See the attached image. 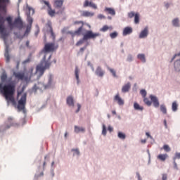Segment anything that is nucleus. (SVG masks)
<instances>
[{
    "instance_id": "f257e3e1",
    "label": "nucleus",
    "mask_w": 180,
    "mask_h": 180,
    "mask_svg": "<svg viewBox=\"0 0 180 180\" xmlns=\"http://www.w3.org/2000/svg\"><path fill=\"white\" fill-rule=\"evenodd\" d=\"M58 49V45L54 43H48L44 45V49L41 51L40 54H44V56L40 61L39 64L36 67V72L39 74V77H41L46 70H49L51 66V54L49 55L48 59L46 60L48 53H53L55 50Z\"/></svg>"
},
{
    "instance_id": "f03ea898",
    "label": "nucleus",
    "mask_w": 180,
    "mask_h": 180,
    "mask_svg": "<svg viewBox=\"0 0 180 180\" xmlns=\"http://www.w3.org/2000/svg\"><path fill=\"white\" fill-rule=\"evenodd\" d=\"M11 5V0H1V37L4 39L5 44L4 57L6 63L11 61V56H9V44H8L7 39L9 36V32L5 29L2 23L4 22V16H6L8 13V6Z\"/></svg>"
},
{
    "instance_id": "7ed1b4c3",
    "label": "nucleus",
    "mask_w": 180,
    "mask_h": 180,
    "mask_svg": "<svg viewBox=\"0 0 180 180\" xmlns=\"http://www.w3.org/2000/svg\"><path fill=\"white\" fill-rule=\"evenodd\" d=\"M15 87L16 84L13 82L5 84L3 87L4 95L6 101L11 102L13 106H16V101H15V98L13 97V95H15Z\"/></svg>"
},
{
    "instance_id": "20e7f679",
    "label": "nucleus",
    "mask_w": 180,
    "mask_h": 180,
    "mask_svg": "<svg viewBox=\"0 0 180 180\" xmlns=\"http://www.w3.org/2000/svg\"><path fill=\"white\" fill-rule=\"evenodd\" d=\"M25 15L27 16L26 20L28 25H27L24 36H27V34L30 33V30H32V25H33V15H34V8L29 6V4H27L25 8Z\"/></svg>"
},
{
    "instance_id": "39448f33",
    "label": "nucleus",
    "mask_w": 180,
    "mask_h": 180,
    "mask_svg": "<svg viewBox=\"0 0 180 180\" xmlns=\"http://www.w3.org/2000/svg\"><path fill=\"white\" fill-rule=\"evenodd\" d=\"M140 94L141 96H143V102L147 106H151V104L153 103V106L157 109L160 108V101L158 100V97L156 96H154L153 94H150L149 96V98L150 101L148 98H146L147 96V91L146 89H141L140 91Z\"/></svg>"
},
{
    "instance_id": "423d86ee",
    "label": "nucleus",
    "mask_w": 180,
    "mask_h": 180,
    "mask_svg": "<svg viewBox=\"0 0 180 180\" xmlns=\"http://www.w3.org/2000/svg\"><path fill=\"white\" fill-rule=\"evenodd\" d=\"M99 36H101V33L99 32L94 33L92 30H87L84 34L82 39L77 42L76 46H81V44H84V41L89 40V39H96Z\"/></svg>"
},
{
    "instance_id": "0eeeda50",
    "label": "nucleus",
    "mask_w": 180,
    "mask_h": 180,
    "mask_svg": "<svg viewBox=\"0 0 180 180\" xmlns=\"http://www.w3.org/2000/svg\"><path fill=\"white\" fill-rule=\"evenodd\" d=\"M27 96V94L25 93L21 96L20 99L18 101V103L17 105V109L20 112V110H22L25 113V108L26 106V98Z\"/></svg>"
},
{
    "instance_id": "6e6552de",
    "label": "nucleus",
    "mask_w": 180,
    "mask_h": 180,
    "mask_svg": "<svg viewBox=\"0 0 180 180\" xmlns=\"http://www.w3.org/2000/svg\"><path fill=\"white\" fill-rule=\"evenodd\" d=\"M13 126L16 127L18 126V124L13 117H9L5 122L4 124L1 127V129H3V130H8V129H11Z\"/></svg>"
},
{
    "instance_id": "1a4fd4ad",
    "label": "nucleus",
    "mask_w": 180,
    "mask_h": 180,
    "mask_svg": "<svg viewBox=\"0 0 180 180\" xmlns=\"http://www.w3.org/2000/svg\"><path fill=\"white\" fill-rule=\"evenodd\" d=\"M14 27H17L19 30L23 29V20H22V18H20V16L15 18L13 22V29Z\"/></svg>"
},
{
    "instance_id": "9d476101",
    "label": "nucleus",
    "mask_w": 180,
    "mask_h": 180,
    "mask_svg": "<svg viewBox=\"0 0 180 180\" xmlns=\"http://www.w3.org/2000/svg\"><path fill=\"white\" fill-rule=\"evenodd\" d=\"M148 34H150V30L148 26H146L141 30L139 34V39H147V37H148Z\"/></svg>"
},
{
    "instance_id": "9b49d317",
    "label": "nucleus",
    "mask_w": 180,
    "mask_h": 180,
    "mask_svg": "<svg viewBox=\"0 0 180 180\" xmlns=\"http://www.w3.org/2000/svg\"><path fill=\"white\" fill-rule=\"evenodd\" d=\"M94 74L96 75V77L103 78V77L105 75V70H102V67L98 66L94 71Z\"/></svg>"
},
{
    "instance_id": "f8f14e48",
    "label": "nucleus",
    "mask_w": 180,
    "mask_h": 180,
    "mask_svg": "<svg viewBox=\"0 0 180 180\" xmlns=\"http://www.w3.org/2000/svg\"><path fill=\"white\" fill-rule=\"evenodd\" d=\"M114 101L117 102L119 106H123V105H124V100H123V98H121L119 94L115 96Z\"/></svg>"
},
{
    "instance_id": "ddd939ff",
    "label": "nucleus",
    "mask_w": 180,
    "mask_h": 180,
    "mask_svg": "<svg viewBox=\"0 0 180 180\" xmlns=\"http://www.w3.org/2000/svg\"><path fill=\"white\" fill-rule=\"evenodd\" d=\"M131 88V84L129 82H128L127 84L122 86V94H127V92H129V91H130Z\"/></svg>"
},
{
    "instance_id": "4468645a",
    "label": "nucleus",
    "mask_w": 180,
    "mask_h": 180,
    "mask_svg": "<svg viewBox=\"0 0 180 180\" xmlns=\"http://www.w3.org/2000/svg\"><path fill=\"white\" fill-rule=\"evenodd\" d=\"M81 16L83 18H92L93 16H95V13L88 11H83L82 12Z\"/></svg>"
},
{
    "instance_id": "2eb2a0df",
    "label": "nucleus",
    "mask_w": 180,
    "mask_h": 180,
    "mask_svg": "<svg viewBox=\"0 0 180 180\" xmlns=\"http://www.w3.org/2000/svg\"><path fill=\"white\" fill-rule=\"evenodd\" d=\"M79 72H81V70H79V68H78V66H75V76L76 78L77 85H79V84H80L81 82V80H79Z\"/></svg>"
},
{
    "instance_id": "dca6fc26",
    "label": "nucleus",
    "mask_w": 180,
    "mask_h": 180,
    "mask_svg": "<svg viewBox=\"0 0 180 180\" xmlns=\"http://www.w3.org/2000/svg\"><path fill=\"white\" fill-rule=\"evenodd\" d=\"M131 33H133V28L131 27H126L123 30L122 36H128V34H131Z\"/></svg>"
},
{
    "instance_id": "f3484780",
    "label": "nucleus",
    "mask_w": 180,
    "mask_h": 180,
    "mask_svg": "<svg viewBox=\"0 0 180 180\" xmlns=\"http://www.w3.org/2000/svg\"><path fill=\"white\" fill-rule=\"evenodd\" d=\"M4 20H6L10 29L12 30L13 29V22H12V17L8 16V17L6 18V19L4 18V20L2 21L3 22L2 26H4Z\"/></svg>"
},
{
    "instance_id": "a211bd4d",
    "label": "nucleus",
    "mask_w": 180,
    "mask_h": 180,
    "mask_svg": "<svg viewBox=\"0 0 180 180\" xmlns=\"http://www.w3.org/2000/svg\"><path fill=\"white\" fill-rule=\"evenodd\" d=\"M81 32H82V26L79 27L76 31H69L68 32V34H71L72 37L76 36V34H81Z\"/></svg>"
},
{
    "instance_id": "6ab92c4d",
    "label": "nucleus",
    "mask_w": 180,
    "mask_h": 180,
    "mask_svg": "<svg viewBox=\"0 0 180 180\" xmlns=\"http://www.w3.org/2000/svg\"><path fill=\"white\" fill-rule=\"evenodd\" d=\"M53 75H49L48 84L46 85H44V89H48V88H50V86H51V85L53 84Z\"/></svg>"
},
{
    "instance_id": "aec40b11",
    "label": "nucleus",
    "mask_w": 180,
    "mask_h": 180,
    "mask_svg": "<svg viewBox=\"0 0 180 180\" xmlns=\"http://www.w3.org/2000/svg\"><path fill=\"white\" fill-rule=\"evenodd\" d=\"M66 103L68 106L74 108V97H72V96H68L66 98Z\"/></svg>"
},
{
    "instance_id": "412c9836",
    "label": "nucleus",
    "mask_w": 180,
    "mask_h": 180,
    "mask_svg": "<svg viewBox=\"0 0 180 180\" xmlns=\"http://www.w3.org/2000/svg\"><path fill=\"white\" fill-rule=\"evenodd\" d=\"M137 58L143 64H146V63H147V59H146V54L144 53H139L137 55Z\"/></svg>"
},
{
    "instance_id": "4be33fe9",
    "label": "nucleus",
    "mask_w": 180,
    "mask_h": 180,
    "mask_svg": "<svg viewBox=\"0 0 180 180\" xmlns=\"http://www.w3.org/2000/svg\"><path fill=\"white\" fill-rule=\"evenodd\" d=\"M173 27H180V21L179 18H175L172 20Z\"/></svg>"
},
{
    "instance_id": "5701e85b",
    "label": "nucleus",
    "mask_w": 180,
    "mask_h": 180,
    "mask_svg": "<svg viewBox=\"0 0 180 180\" xmlns=\"http://www.w3.org/2000/svg\"><path fill=\"white\" fill-rule=\"evenodd\" d=\"M13 75L17 78V79H21V81H23V78H25V73L14 72Z\"/></svg>"
},
{
    "instance_id": "b1692460",
    "label": "nucleus",
    "mask_w": 180,
    "mask_h": 180,
    "mask_svg": "<svg viewBox=\"0 0 180 180\" xmlns=\"http://www.w3.org/2000/svg\"><path fill=\"white\" fill-rule=\"evenodd\" d=\"M63 4H64V1L63 0H56L54 2V7L56 9H60L61 6H63Z\"/></svg>"
},
{
    "instance_id": "393cba45",
    "label": "nucleus",
    "mask_w": 180,
    "mask_h": 180,
    "mask_svg": "<svg viewBox=\"0 0 180 180\" xmlns=\"http://www.w3.org/2000/svg\"><path fill=\"white\" fill-rule=\"evenodd\" d=\"M174 68L175 71L179 72L180 71V58L177 59L174 63Z\"/></svg>"
},
{
    "instance_id": "a878e982",
    "label": "nucleus",
    "mask_w": 180,
    "mask_h": 180,
    "mask_svg": "<svg viewBox=\"0 0 180 180\" xmlns=\"http://www.w3.org/2000/svg\"><path fill=\"white\" fill-rule=\"evenodd\" d=\"M134 109L135 110H140L141 112H143V110H144V108L143 106H141L140 104L137 102L134 103Z\"/></svg>"
},
{
    "instance_id": "bb28decb",
    "label": "nucleus",
    "mask_w": 180,
    "mask_h": 180,
    "mask_svg": "<svg viewBox=\"0 0 180 180\" xmlns=\"http://www.w3.org/2000/svg\"><path fill=\"white\" fill-rule=\"evenodd\" d=\"M105 12H108L109 15H112V16H115L116 15V11H115V9L109 7L105 8Z\"/></svg>"
},
{
    "instance_id": "cd10ccee",
    "label": "nucleus",
    "mask_w": 180,
    "mask_h": 180,
    "mask_svg": "<svg viewBox=\"0 0 180 180\" xmlns=\"http://www.w3.org/2000/svg\"><path fill=\"white\" fill-rule=\"evenodd\" d=\"M71 152L73 153V157H79L81 155V152H79V149L78 148H72L71 149Z\"/></svg>"
},
{
    "instance_id": "c85d7f7f",
    "label": "nucleus",
    "mask_w": 180,
    "mask_h": 180,
    "mask_svg": "<svg viewBox=\"0 0 180 180\" xmlns=\"http://www.w3.org/2000/svg\"><path fill=\"white\" fill-rule=\"evenodd\" d=\"M81 131L82 133H84V131H85V128L75 125V133H79Z\"/></svg>"
},
{
    "instance_id": "c756f323",
    "label": "nucleus",
    "mask_w": 180,
    "mask_h": 180,
    "mask_svg": "<svg viewBox=\"0 0 180 180\" xmlns=\"http://www.w3.org/2000/svg\"><path fill=\"white\" fill-rule=\"evenodd\" d=\"M158 160H160V161H165L168 158V154H160L158 156Z\"/></svg>"
},
{
    "instance_id": "7c9ffc66",
    "label": "nucleus",
    "mask_w": 180,
    "mask_h": 180,
    "mask_svg": "<svg viewBox=\"0 0 180 180\" xmlns=\"http://www.w3.org/2000/svg\"><path fill=\"white\" fill-rule=\"evenodd\" d=\"M48 26L49 27V32L51 33V36L53 40H56V34H54V32L53 31V27H51V25L48 24Z\"/></svg>"
},
{
    "instance_id": "2f4dec72",
    "label": "nucleus",
    "mask_w": 180,
    "mask_h": 180,
    "mask_svg": "<svg viewBox=\"0 0 180 180\" xmlns=\"http://www.w3.org/2000/svg\"><path fill=\"white\" fill-rule=\"evenodd\" d=\"M32 60V53H30L28 58L22 61V65H26V64H29Z\"/></svg>"
},
{
    "instance_id": "473e14b6",
    "label": "nucleus",
    "mask_w": 180,
    "mask_h": 180,
    "mask_svg": "<svg viewBox=\"0 0 180 180\" xmlns=\"http://www.w3.org/2000/svg\"><path fill=\"white\" fill-rule=\"evenodd\" d=\"M140 23V14L138 13H135L134 16V24L139 25Z\"/></svg>"
},
{
    "instance_id": "72a5a7b5",
    "label": "nucleus",
    "mask_w": 180,
    "mask_h": 180,
    "mask_svg": "<svg viewBox=\"0 0 180 180\" xmlns=\"http://www.w3.org/2000/svg\"><path fill=\"white\" fill-rule=\"evenodd\" d=\"M172 112H176L178 110V103L176 101H174L172 104Z\"/></svg>"
},
{
    "instance_id": "f704fd0d",
    "label": "nucleus",
    "mask_w": 180,
    "mask_h": 180,
    "mask_svg": "<svg viewBox=\"0 0 180 180\" xmlns=\"http://www.w3.org/2000/svg\"><path fill=\"white\" fill-rule=\"evenodd\" d=\"M118 139H120V140H125L126 139V134L119 131L117 134Z\"/></svg>"
},
{
    "instance_id": "c9c22d12",
    "label": "nucleus",
    "mask_w": 180,
    "mask_h": 180,
    "mask_svg": "<svg viewBox=\"0 0 180 180\" xmlns=\"http://www.w3.org/2000/svg\"><path fill=\"white\" fill-rule=\"evenodd\" d=\"M7 78H8V75H6V72H5L3 70V72H2V75L1 76V79L2 82H5V81H6Z\"/></svg>"
},
{
    "instance_id": "e433bc0d",
    "label": "nucleus",
    "mask_w": 180,
    "mask_h": 180,
    "mask_svg": "<svg viewBox=\"0 0 180 180\" xmlns=\"http://www.w3.org/2000/svg\"><path fill=\"white\" fill-rule=\"evenodd\" d=\"M160 112L163 113V115H167V106H165L164 104L160 105Z\"/></svg>"
},
{
    "instance_id": "4c0bfd02",
    "label": "nucleus",
    "mask_w": 180,
    "mask_h": 180,
    "mask_svg": "<svg viewBox=\"0 0 180 180\" xmlns=\"http://www.w3.org/2000/svg\"><path fill=\"white\" fill-rule=\"evenodd\" d=\"M107 70H108V71H110V72H111V74L112 75V77H114V78H116V77H117V75H116V70H115V69L110 68V67H107Z\"/></svg>"
},
{
    "instance_id": "58836bf2",
    "label": "nucleus",
    "mask_w": 180,
    "mask_h": 180,
    "mask_svg": "<svg viewBox=\"0 0 180 180\" xmlns=\"http://www.w3.org/2000/svg\"><path fill=\"white\" fill-rule=\"evenodd\" d=\"M48 14L49 15V16L53 18V16H54V15H56V11L51 9V7H50L48 8Z\"/></svg>"
},
{
    "instance_id": "ea45409f",
    "label": "nucleus",
    "mask_w": 180,
    "mask_h": 180,
    "mask_svg": "<svg viewBox=\"0 0 180 180\" xmlns=\"http://www.w3.org/2000/svg\"><path fill=\"white\" fill-rule=\"evenodd\" d=\"M91 4H92V1H89L88 0H86L83 4V7L88 8V6H89V8H91Z\"/></svg>"
},
{
    "instance_id": "a19ab883",
    "label": "nucleus",
    "mask_w": 180,
    "mask_h": 180,
    "mask_svg": "<svg viewBox=\"0 0 180 180\" xmlns=\"http://www.w3.org/2000/svg\"><path fill=\"white\" fill-rule=\"evenodd\" d=\"M133 60H134V58H133V55L128 54L127 57V63H131L133 61Z\"/></svg>"
},
{
    "instance_id": "79ce46f5",
    "label": "nucleus",
    "mask_w": 180,
    "mask_h": 180,
    "mask_svg": "<svg viewBox=\"0 0 180 180\" xmlns=\"http://www.w3.org/2000/svg\"><path fill=\"white\" fill-rule=\"evenodd\" d=\"M118 34H119L117 33V32L115 31L114 32H112L110 34V37L111 39H116V37H117Z\"/></svg>"
},
{
    "instance_id": "37998d69",
    "label": "nucleus",
    "mask_w": 180,
    "mask_h": 180,
    "mask_svg": "<svg viewBox=\"0 0 180 180\" xmlns=\"http://www.w3.org/2000/svg\"><path fill=\"white\" fill-rule=\"evenodd\" d=\"M37 89H40V87L37 86V84H34L32 89V92L36 94L37 92Z\"/></svg>"
},
{
    "instance_id": "c03bdc74",
    "label": "nucleus",
    "mask_w": 180,
    "mask_h": 180,
    "mask_svg": "<svg viewBox=\"0 0 180 180\" xmlns=\"http://www.w3.org/2000/svg\"><path fill=\"white\" fill-rule=\"evenodd\" d=\"M163 150H165V151H166V153H169V151H171V148H169V146H168V145H164Z\"/></svg>"
},
{
    "instance_id": "a18cd8bd",
    "label": "nucleus",
    "mask_w": 180,
    "mask_h": 180,
    "mask_svg": "<svg viewBox=\"0 0 180 180\" xmlns=\"http://www.w3.org/2000/svg\"><path fill=\"white\" fill-rule=\"evenodd\" d=\"M106 126L105 125V124H103V130H102V134L103 136H106Z\"/></svg>"
},
{
    "instance_id": "49530a36",
    "label": "nucleus",
    "mask_w": 180,
    "mask_h": 180,
    "mask_svg": "<svg viewBox=\"0 0 180 180\" xmlns=\"http://www.w3.org/2000/svg\"><path fill=\"white\" fill-rule=\"evenodd\" d=\"M175 160H180V153H176L174 157L173 158V161Z\"/></svg>"
},
{
    "instance_id": "de8ad7c7",
    "label": "nucleus",
    "mask_w": 180,
    "mask_h": 180,
    "mask_svg": "<svg viewBox=\"0 0 180 180\" xmlns=\"http://www.w3.org/2000/svg\"><path fill=\"white\" fill-rule=\"evenodd\" d=\"M134 16H136V13H134V11L128 13V18H129L130 19H131V18H134Z\"/></svg>"
},
{
    "instance_id": "09e8293b",
    "label": "nucleus",
    "mask_w": 180,
    "mask_h": 180,
    "mask_svg": "<svg viewBox=\"0 0 180 180\" xmlns=\"http://www.w3.org/2000/svg\"><path fill=\"white\" fill-rule=\"evenodd\" d=\"M136 178L137 180H143V178L141 177V175H140V172H136Z\"/></svg>"
},
{
    "instance_id": "8fccbe9b",
    "label": "nucleus",
    "mask_w": 180,
    "mask_h": 180,
    "mask_svg": "<svg viewBox=\"0 0 180 180\" xmlns=\"http://www.w3.org/2000/svg\"><path fill=\"white\" fill-rule=\"evenodd\" d=\"M41 2H43V4H46V6H48V8H51V6L50 5V3L46 0H42L41 1Z\"/></svg>"
},
{
    "instance_id": "3c124183",
    "label": "nucleus",
    "mask_w": 180,
    "mask_h": 180,
    "mask_svg": "<svg viewBox=\"0 0 180 180\" xmlns=\"http://www.w3.org/2000/svg\"><path fill=\"white\" fill-rule=\"evenodd\" d=\"M86 47H88V44H86L84 47L81 48L78 54H79V53H84V51L86 50Z\"/></svg>"
},
{
    "instance_id": "603ef678",
    "label": "nucleus",
    "mask_w": 180,
    "mask_h": 180,
    "mask_svg": "<svg viewBox=\"0 0 180 180\" xmlns=\"http://www.w3.org/2000/svg\"><path fill=\"white\" fill-rule=\"evenodd\" d=\"M109 29V27L108 25H104L101 29V32H106Z\"/></svg>"
},
{
    "instance_id": "864d4df0",
    "label": "nucleus",
    "mask_w": 180,
    "mask_h": 180,
    "mask_svg": "<svg viewBox=\"0 0 180 180\" xmlns=\"http://www.w3.org/2000/svg\"><path fill=\"white\" fill-rule=\"evenodd\" d=\"M97 18L98 19H100V20H102V19H106V17L103 14H98Z\"/></svg>"
},
{
    "instance_id": "5fc2aeb1",
    "label": "nucleus",
    "mask_w": 180,
    "mask_h": 180,
    "mask_svg": "<svg viewBox=\"0 0 180 180\" xmlns=\"http://www.w3.org/2000/svg\"><path fill=\"white\" fill-rule=\"evenodd\" d=\"M44 174L43 173V172H41L40 174H39L38 173H37L35 175H34V178L35 179H37L39 178V176H43Z\"/></svg>"
},
{
    "instance_id": "6e6d98bb",
    "label": "nucleus",
    "mask_w": 180,
    "mask_h": 180,
    "mask_svg": "<svg viewBox=\"0 0 180 180\" xmlns=\"http://www.w3.org/2000/svg\"><path fill=\"white\" fill-rule=\"evenodd\" d=\"M90 8H92L93 9H98V6L96 4L92 2L90 6Z\"/></svg>"
},
{
    "instance_id": "4d7b16f0",
    "label": "nucleus",
    "mask_w": 180,
    "mask_h": 180,
    "mask_svg": "<svg viewBox=\"0 0 180 180\" xmlns=\"http://www.w3.org/2000/svg\"><path fill=\"white\" fill-rule=\"evenodd\" d=\"M23 81H25V82H29V81H30V77L28 76H25L24 75Z\"/></svg>"
},
{
    "instance_id": "13d9d810",
    "label": "nucleus",
    "mask_w": 180,
    "mask_h": 180,
    "mask_svg": "<svg viewBox=\"0 0 180 180\" xmlns=\"http://www.w3.org/2000/svg\"><path fill=\"white\" fill-rule=\"evenodd\" d=\"M50 174H51V176L53 177H54V168L51 167V171H50Z\"/></svg>"
},
{
    "instance_id": "bf43d9fd",
    "label": "nucleus",
    "mask_w": 180,
    "mask_h": 180,
    "mask_svg": "<svg viewBox=\"0 0 180 180\" xmlns=\"http://www.w3.org/2000/svg\"><path fill=\"white\" fill-rule=\"evenodd\" d=\"M146 135L147 136V137H149V139H150V140H153L154 141V138H153V136L150 134V133L146 132Z\"/></svg>"
},
{
    "instance_id": "052dcab7",
    "label": "nucleus",
    "mask_w": 180,
    "mask_h": 180,
    "mask_svg": "<svg viewBox=\"0 0 180 180\" xmlns=\"http://www.w3.org/2000/svg\"><path fill=\"white\" fill-rule=\"evenodd\" d=\"M164 5H165V7L166 8V9H168L169 8V3L168 2H164Z\"/></svg>"
},
{
    "instance_id": "680f3d73",
    "label": "nucleus",
    "mask_w": 180,
    "mask_h": 180,
    "mask_svg": "<svg viewBox=\"0 0 180 180\" xmlns=\"http://www.w3.org/2000/svg\"><path fill=\"white\" fill-rule=\"evenodd\" d=\"M173 164L174 169H178V165L176 164V162L175 160H174Z\"/></svg>"
},
{
    "instance_id": "e2e57ef3",
    "label": "nucleus",
    "mask_w": 180,
    "mask_h": 180,
    "mask_svg": "<svg viewBox=\"0 0 180 180\" xmlns=\"http://www.w3.org/2000/svg\"><path fill=\"white\" fill-rule=\"evenodd\" d=\"M81 110V104L77 103V110H76V113H78Z\"/></svg>"
},
{
    "instance_id": "0e129e2a",
    "label": "nucleus",
    "mask_w": 180,
    "mask_h": 180,
    "mask_svg": "<svg viewBox=\"0 0 180 180\" xmlns=\"http://www.w3.org/2000/svg\"><path fill=\"white\" fill-rule=\"evenodd\" d=\"M108 131H110V133H112V131H113V127H112V126H108Z\"/></svg>"
},
{
    "instance_id": "69168bd1",
    "label": "nucleus",
    "mask_w": 180,
    "mask_h": 180,
    "mask_svg": "<svg viewBox=\"0 0 180 180\" xmlns=\"http://www.w3.org/2000/svg\"><path fill=\"white\" fill-rule=\"evenodd\" d=\"M167 174H162V180H167Z\"/></svg>"
},
{
    "instance_id": "338daca9",
    "label": "nucleus",
    "mask_w": 180,
    "mask_h": 180,
    "mask_svg": "<svg viewBox=\"0 0 180 180\" xmlns=\"http://www.w3.org/2000/svg\"><path fill=\"white\" fill-rule=\"evenodd\" d=\"M163 123H164V124H165V129H168V125L167 124V120H164Z\"/></svg>"
},
{
    "instance_id": "774afa93",
    "label": "nucleus",
    "mask_w": 180,
    "mask_h": 180,
    "mask_svg": "<svg viewBox=\"0 0 180 180\" xmlns=\"http://www.w3.org/2000/svg\"><path fill=\"white\" fill-rule=\"evenodd\" d=\"M141 143H142V144H146V143H147V140L142 139V140H141Z\"/></svg>"
}]
</instances>
